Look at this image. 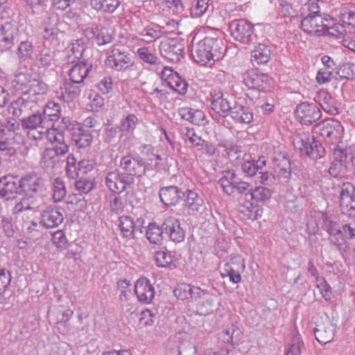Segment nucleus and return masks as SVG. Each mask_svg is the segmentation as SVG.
I'll return each instance as SVG.
<instances>
[{
	"label": "nucleus",
	"mask_w": 355,
	"mask_h": 355,
	"mask_svg": "<svg viewBox=\"0 0 355 355\" xmlns=\"http://www.w3.org/2000/svg\"><path fill=\"white\" fill-rule=\"evenodd\" d=\"M106 64L117 71H124L133 65L130 55L119 49L118 45L112 46L108 53Z\"/></svg>",
	"instance_id": "4"
},
{
	"label": "nucleus",
	"mask_w": 355,
	"mask_h": 355,
	"mask_svg": "<svg viewBox=\"0 0 355 355\" xmlns=\"http://www.w3.org/2000/svg\"><path fill=\"white\" fill-rule=\"evenodd\" d=\"M18 42H19V35L17 26L10 21H6L2 24L0 29L1 49L2 51H9Z\"/></svg>",
	"instance_id": "9"
},
{
	"label": "nucleus",
	"mask_w": 355,
	"mask_h": 355,
	"mask_svg": "<svg viewBox=\"0 0 355 355\" xmlns=\"http://www.w3.org/2000/svg\"><path fill=\"white\" fill-rule=\"evenodd\" d=\"M320 135L327 142L337 141L342 137L343 127L338 121L330 119L318 124Z\"/></svg>",
	"instance_id": "12"
},
{
	"label": "nucleus",
	"mask_w": 355,
	"mask_h": 355,
	"mask_svg": "<svg viewBox=\"0 0 355 355\" xmlns=\"http://www.w3.org/2000/svg\"><path fill=\"white\" fill-rule=\"evenodd\" d=\"M33 80L30 73L19 72L15 76L13 85L16 89H24L28 87H30Z\"/></svg>",
	"instance_id": "42"
},
{
	"label": "nucleus",
	"mask_w": 355,
	"mask_h": 355,
	"mask_svg": "<svg viewBox=\"0 0 355 355\" xmlns=\"http://www.w3.org/2000/svg\"><path fill=\"white\" fill-rule=\"evenodd\" d=\"M138 55L144 62L150 64H155L157 61V58L150 52L146 47H142L137 51Z\"/></svg>",
	"instance_id": "57"
},
{
	"label": "nucleus",
	"mask_w": 355,
	"mask_h": 355,
	"mask_svg": "<svg viewBox=\"0 0 355 355\" xmlns=\"http://www.w3.org/2000/svg\"><path fill=\"white\" fill-rule=\"evenodd\" d=\"M42 115L45 121H46V120L57 121L61 116L60 105L53 101L49 102L46 105Z\"/></svg>",
	"instance_id": "37"
},
{
	"label": "nucleus",
	"mask_w": 355,
	"mask_h": 355,
	"mask_svg": "<svg viewBox=\"0 0 355 355\" xmlns=\"http://www.w3.org/2000/svg\"><path fill=\"white\" fill-rule=\"evenodd\" d=\"M140 35L143 37L142 40L148 43L152 42L160 37L159 31L153 28H145Z\"/></svg>",
	"instance_id": "63"
},
{
	"label": "nucleus",
	"mask_w": 355,
	"mask_h": 355,
	"mask_svg": "<svg viewBox=\"0 0 355 355\" xmlns=\"http://www.w3.org/2000/svg\"><path fill=\"white\" fill-rule=\"evenodd\" d=\"M226 48L222 40L214 37H205L192 46L191 55L193 60L205 65L209 61L219 60L223 57Z\"/></svg>",
	"instance_id": "1"
},
{
	"label": "nucleus",
	"mask_w": 355,
	"mask_h": 355,
	"mask_svg": "<svg viewBox=\"0 0 355 355\" xmlns=\"http://www.w3.org/2000/svg\"><path fill=\"white\" fill-rule=\"evenodd\" d=\"M164 233L163 223L160 226L155 223H151L148 226L146 235L150 243L159 245L162 243Z\"/></svg>",
	"instance_id": "31"
},
{
	"label": "nucleus",
	"mask_w": 355,
	"mask_h": 355,
	"mask_svg": "<svg viewBox=\"0 0 355 355\" xmlns=\"http://www.w3.org/2000/svg\"><path fill=\"white\" fill-rule=\"evenodd\" d=\"M240 179L237 177L234 171H224L222 172V177L218 180L223 191L227 195L235 193V187Z\"/></svg>",
	"instance_id": "24"
},
{
	"label": "nucleus",
	"mask_w": 355,
	"mask_h": 355,
	"mask_svg": "<svg viewBox=\"0 0 355 355\" xmlns=\"http://www.w3.org/2000/svg\"><path fill=\"white\" fill-rule=\"evenodd\" d=\"M295 149L302 153H304L312 159L322 158L325 155L324 148L320 141L315 139L314 137L302 134L297 136L293 141Z\"/></svg>",
	"instance_id": "2"
},
{
	"label": "nucleus",
	"mask_w": 355,
	"mask_h": 355,
	"mask_svg": "<svg viewBox=\"0 0 355 355\" xmlns=\"http://www.w3.org/2000/svg\"><path fill=\"white\" fill-rule=\"evenodd\" d=\"M325 24L327 26L324 27L325 35L336 36L340 37V35L345 36L348 32V30L345 28V25L339 23H334L331 24V21L325 19Z\"/></svg>",
	"instance_id": "40"
},
{
	"label": "nucleus",
	"mask_w": 355,
	"mask_h": 355,
	"mask_svg": "<svg viewBox=\"0 0 355 355\" xmlns=\"http://www.w3.org/2000/svg\"><path fill=\"white\" fill-rule=\"evenodd\" d=\"M174 295L181 300H187L193 297V289L189 284H181L173 291Z\"/></svg>",
	"instance_id": "47"
},
{
	"label": "nucleus",
	"mask_w": 355,
	"mask_h": 355,
	"mask_svg": "<svg viewBox=\"0 0 355 355\" xmlns=\"http://www.w3.org/2000/svg\"><path fill=\"white\" fill-rule=\"evenodd\" d=\"M21 193L19 182L17 183L12 176H4L0 178V196L7 200L13 198V195Z\"/></svg>",
	"instance_id": "22"
},
{
	"label": "nucleus",
	"mask_w": 355,
	"mask_h": 355,
	"mask_svg": "<svg viewBox=\"0 0 355 355\" xmlns=\"http://www.w3.org/2000/svg\"><path fill=\"white\" fill-rule=\"evenodd\" d=\"M241 169L247 175L252 177L259 173V166L255 164V161L245 162L241 165Z\"/></svg>",
	"instance_id": "61"
},
{
	"label": "nucleus",
	"mask_w": 355,
	"mask_h": 355,
	"mask_svg": "<svg viewBox=\"0 0 355 355\" xmlns=\"http://www.w3.org/2000/svg\"><path fill=\"white\" fill-rule=\"evenodd\" d=\"M86 33L88 36H95L96 42L100 46L110 43L113 39L112 34L107 28H101L97 33L93 28H87Z\"/></svg>",
	"instance_id": "38"
},
{
	"label": "nucleus",
	"mask_w": 355,
	"mask_h": 355,
	"mask_svg": "<svg viewBox=\"0 0 355 355\" xmlns=\"http://www.w3.org/2000/svg\"><path fill=\"white\" fill-rule=\"evenodd\" d=\"M58 162V157L55 155L53 150L46 149L44 152L41 162L42 166L44 168L51 169L54 168Z\"/></svg>",
	"instance_id": "48"
},
{
	"label": "nucleus",
	"mask_w": 355,
	"mask_h": 355,
	"mask_svg": "<svg viewBox=\"0 0 355 355\" xmlns=\"http://www.w3.org/2000/svg\"><path fill=\"white\" fill-rule=\"evenodd\" d=\"M250 193V198L257 202L266 201L271 197V191L264 187H257Z\"/></svg>",
	"instance_id": "44"
},
{
	"label": "nucleus",
	"mask_w": 355,
	"mask_h": 355,
	"mask_svg": "<svg viewBox=\"0 0 355 355\" xmlns=\"http://www.w3.org/2000/svg\"><path fill=\"white\" fill-rule=\"evenodd\" d=\"M71 140L79 148H86L90 146L92 141V136L89 130L77 127L71 130Z\"/></svg>",
	"instance_id": "27"
},
{
	"label": "nucleus",
	"mask_w": 355,
	"mask_h": 355,
	"mask_svg": "<svg viewBox=\"0 0 355 355\" xmlns=\"http://www.w3.org/2000/svg\"><path fill=\"white\" fill-rule=\"evenodd\" d=\"M48 137L49 141L55 144L54 148L52 150L57 157L65 155L69 152V146L65 140L62 131L53 130L51 132H49Z\"/></svg>",
	"instance_id": "23"
},
{
	"label": "nucleus",
	"mask_w": 355,
	"mask_h": 355,
	"mask_svg": "<svg viewBox=\"0 0 355 355\" xmlns=\"http://www.w3.org/2000/svg\"><path fill=\"white\" fill-rule=\"evenodd\" d=\"M196 346L189 340L182 341L178 346V355H195Z\"/></svg>",
	"instance_id": "53"
},
{
	"label": "nucleus",
	"mask_w": 355,
	"mask_h": 355,
	"mask_svg": "<svg viewBox=\"0 0 355 355\" xmlns=\"http://www.w3.org/2000/svg\"><path fill=\"white\" fill-rule=\"evenodd\" d=\"M119 167L124 175L132 178L143 176L147 169L146 163L142 158L138 155L134 156L130 153L121 159Z\"/></svg>",
	"instance_id": "3"
},
{
	"label": "nucleus",
	"mask_w": 355,
	"mask_h": 355,
	"mask_svg": "<svg viewBox=\"0 0 355 355\" xmlns=\"http://www.w3.org/2000/svg\"><path fill=\"white\" fill-rule=\"evenodd\" d=\"M33 51V46L31 42L28 40L21 41L17 48V54L19 60L21 62L30 58Z\"/></svg>",
	"instance_id": "43"
},
{
	"label": "nucleus",
	"mask_w": 355,
	"mask_h": 355,
	"mask_svg": "<svg viewBox=\"0 0 355 355\" xmlns=\"http://www.w3.org/2000/svg\"><path fill=\"white\" fill-rule=\"evenodd\" d=\"M187 198L185 199V205L193 211H200L204 207L203 199L198 193L191 189L186 191Z\"/></svg>",
	"instance_id": "33"
},
{
	"label": "nucleus",
	"mask_w": 355,
	"mask_h": 355,
	"mask_svg": "<svg viewBox=\"0 0 355 355\" xmlns=\"http://www.w3.org/2000/svg\"><path fill=\"white\" fill-rule=\"evenodd\" d=\"M141 315L139 322L144 326H151L157 320L156 313L150 309L144 310L141 313Z\"/></svg>",
	"instance_id": "54"
},
{
	"label": "nucleus",
	"mask_w": 355,
	"mask_h": 355,
	"mask_svg": "<svg viewBox=\"0 0 355 355\" xmlns=\"http://www.w3.org/2000/svg\"><path fill=\"white\" fill-rule=\"evenodd\" d=\"M315 339L321 344L331 342L335 336L336 324L327 320L322 324L318 325L313 330Z\"/></svg>",
	"instance_id": "21"
},
{
	"label": "nucleus",
	"mask_w": 355,
	"mask_h": 355,
	"mask_svg": "<svg viewBox=\"0 0 355 355\" xmlns=\"http://www.w3.org/2000/svg\"><path fill=\"white\" fill-rule=\"evenodd\" d=\"M270 57V50L263 44H259L252 51L251 62L254 65L266 63Z\"/></svg>",
	"instance_id": "32"
},
{
	"label": "nucleus",
	"mask_w": 355,
	"mask_h": 355,
	"mask_svg": "<svg viewBox=\"0 0 355 355\" xmlns=\"http://www.w3.org/2000/svg\"><path fill=\"white\" fill-rule=\"evenodd\" d=\"M119 0H91V6L98 12L113 13L120 6Z\"/></svg>",
	"instance_id": "30"
},
{
	"label": "nucleus",
	"mask_w": 355,
	"mask_h": 355,
	"mask_svg": "<svg viewBox=\"0 0 355 355\" xmlns=\"http://www.w3.org/2000/svg\"><path fill=\"white\" fill-rule=\"evenodd\" d=\"M92 65L85 62L76 63L69 70V76L70 80L76 84L82 83L87 76Z\"/></svg>",
	"instance_id": "26"
},
{
	"label": "nucleus",
	"mask_w": 355,
	"mask_h": 355,
	"mask_svg": "<svg viewBox=\"0 0 355 355\" xmlns=\"http://www.w3.org/2000/svg\"><path fill=\"white\" fill-rule=\"evenodd\" d=\"M154 259L159 267H168L173 263V257L164 251L156 252Z\"/></svg>",
	"instance_id": "51"
},
{
	"label": "nucleus",
	"mask_w": 355,
	"mask_h": 355,
	"mask_svg": "<svg viewBox=\"0 0 355 355\" xmlns=\"http://www.w3.org/2000/svg\"><path fill=\"white\" fill-rule=\"evenodd\" d=\"M75 187L80 193H88L94 189V184L91 180L80 179L75 182Z\"/></svg>",
	"instance_id": "56"
},
{
	"label": "nucleus",
	"mask_w": 355,
	"mask_h": 355,
	"mask_svg": "<svg viewBox=\"0 0 355 355\" xmlns=\"http://www.w3.org/2000/svg\"><path fill=\"white\" fill-rule=\"evenodd\" d=\"M355 187L349 182L343 183L339 191V205L341 211L350 217L355 216Z\"/></svg>",
	"instance_id": "5"
},
{
	"label": "nucleus",
	"mask_w": 355,
	"mask_h": 355,
	"mask_svg": "<svg viewBox=\"0 0 355 355\" xmlns=\"http://www.w3.org/2000/svg\"><path fill=\"white\" fill-rule=\"evenodd\" d=\"M342 44L345 47L355 52V31H348L347 34L342 37Z\"/></svg>",
	"instance_id": "62"
},
{
	"label": "nucleus",
	"mask_w": 355,
	"mask_h": 355,
	"mask_svg": "<svg viewBox=\"0 0 355 355\" xmlns=\"http://www.w3.org/2000/svg\"><path fill=\"white\" fill-rule=\"evenodd\" d=\"M211 107L216 114L222 117L231 116V112L234 107L235 101L231 102L227 96L222 92L211 93Z\"/></svg>",
	"instance_id": "13"
},
{
	"label": "nucleus",
	"mask_w": 355,
	"mask_h": 355,
	"mask_svg": "<svg viewBox=\"0 0 355 355\" xmlns=\"http://www.w3.org/2000/svg\"><path fill=\"white\" fill-rule=\"evenodd\" d=\"M175 76V78H172L168 80V86L172 89L178 92L180 94H184L187 91L188 83L185 80L182 79L177 73Z\"/></svg>",
	"instance_id": "45"
},
{
	"label": "nucleus",
	"mask_w": 355,
	"mask_h": 355,
	"mask_svg": "<svg viewBox=\"0 0 355 355\" xmlns=\"http://www.w3.org/2000/svg\"><path fill=\"white\" fill-rule=\"evenodd\" d=\"M341 20L347 30L352 31L355 28V12L352 11H345L341 14Z\"/></svg>",
	"instance_id": "58"
},
{
	"label": "nucleus",
	"mask_w": 355,
	"mask_h": 355,
	"mask_svg": "<svg viewBox=\"0 0 355 355\" xmlns=\"http://www.w3.org/2000/svg\"><path fill=\"white\" fill-rule=\"evenodd\" d=\"M243 84L252 92H266L270 87V78L265 73H258L254 71H247L242 76Z\"/></svg>",
	"instance_id": "7"
},
{
	"label": "nucleus",
	"mask_w": 355,
	"mask_h": 355,
	"mask_svg": "<svg viewBox=\"0 0 355 355\" xmlns=\"http://www.w3.org/2000/svg\"><path fill=\"white\" fill-rule=\"evenodd\" d=\"M230 30L234 40L243 44H249L253 39V26L245 19L232 21L230 24Z\"/></svg>",
	"instance_id": "6"
},
{
	"label": "nucleus",
	"mask_w": 355,
	"mask_h": 355,
	"mask_svg": "<svg viewBox=\"0 0 355 355\" xmlns=\"http://www.w3.org/2000/svg\"><path fill=\"white\" fill-rule=\"evenodd\" d=\"M104 141L110 146H115L118 141V131L113 127H107L105 130Z\"/></svg>",
	"instance_id": "55"
},
{
	"label": "nucleus",
	"mask_w": 355,
	"mask_h": 355,
	"mask_svg": "<svg viewBox=\"0 0 355 355\" xmlns=\"http://www.w3.org/2000/svg\"><path fill=\"white\" fill-rule=\"evenodd\" d=\"M330 243L336 246L338 250L345 252L347 249L342 230L339 229L329 237Z\"/></svg>",
	"instance_id": "46"
},
{
	"label": "nucleus",
	"mask_w": 355,
	"mask_h": 355,
	"mask_svg": "<svg viewBox=\"0 0 355 355\" xmlns=\"http://www.w3.org/2000/svg\"><path fill=\"white\" fill-rule=\"evenodd\" d=\"M87 42L85 39L80 38L75 40L71 44V53L67 56V62L74 63L76 60H80L85 50Z\"/></svg>",
	"instance_id": "34"
},
{
	"label": "nucleus",
	"mask_w": 355,
	"mask_h": 355,
	"mask_svg": "<svg viewBox=\"0 0 355 355\" xmlns=\"http://www.w3.org/2000/svg\"><path fill=\"white\" fill-rule=\"evenodd\" d=\"M141 155L146 157L147 168L150 166V168H156L158 165L157 160H161L159 155L153 153V148L150 145H144L141 151Z\"/></svg>",
	"instance_id": "41"
},
{
	"label": "nucleus",
	"mask_w": 355,
	"mask_h": 355,
	"mask_svg": "<svg viewBox=\"0 0 355 355\" xmlns=\"http://www.w3.org/2000/svg\"><path fill=\"white\" fill-rule=\"evenodd\" d=\"M183 49V44L176 39L166 40L159 46L162 55L171 61L179 60Z\"/></svg>",
	"instance_id": "14"
},
{
	"label": "nucleus",
	"mask_w": 355,
	"mask_h": 355,
	"mask_svg": "<svg viewBox=\"0 0 355 355\" xmlns=\"http://www.w3.org/2000/svg\"><path fill=\"white\" fill-rule=\"evenodd\" d=\"M135 292L139 302L149 304L155 296V290L150 281L145 278L139 279L135 285Z\"/></svg>",
	"instance_id": "18"
},
{
	"label": "nucleus",
	"mask_w": 355,
	"mask_h": 355,
	"mask_svg": "<svg viewBox=\"0 0 355 355\" xmlns=\"http://www.w3.org/2000/svg\"><path fill=\"white\" fill-rule=\"evenodd\" d=\"M165 234L174 243H180L184 240L185 232L181 227L178 219L173 216L166 218L163 222Z\"/></svg>",
	"instance_id": "15"
},
{
	"label": "nucleus",
	"mask_w": 355,
	"mask_h": 355,
	"mask_svg": "<svg viewBox=\"0 0 355 355\" xmlns=\"http://www.w3.org/2000/svg\"><path fill=\"white\" fill-rule=\"evenodd\" d=\"M241 335V329L237 326L232 324L219 334V339L223 343L234 344L239 340Z\"/></svg>",
	"instance_id": "35"
},
{
	"label": "nucleus",
	"mask_w": 355,
	"mask_h": 355,
	"mask_svg": "<svg viewBox=\"0 0 355 355\" xmlns=\"http://www.w3.org/2000/svg\"><path fill=\"white\" fill-rule=\"evenodd\" d=\"M34 101H29L27 98V94L24 93L20 97L11 102L8 107V113L15 118L24 117L30 112Z\"/></svg>",
	"instance_id": "16"
},
{
	"label": "nucleus",
	"mask_w": 355,
	"mask_h": 355,
	"mask_svg": "<svg viewBox=\"0 0 355 355\" xmlns=\"http://www.w3.org/2000/svg\"><path fill=\"white\" fill-rule=\"evenodd\" d=\"M52 198L55 202L62 201L67 195V189L64 180L56 178L51 182Z\"/></svg>",
	"instance_id": "36"
},
{
	"label": "nucleus",
	"mask_w": 355,
	"mask_h": 355,
	"mask_svg": "<svg viewBox=\"0 0 355 355\" xmlns=\"http://www.w3.org/2000/svg\"><path fill=\"white\" fill-rule=\"evenodd\" d=\"M78 166L76 164V159L73 155H69L67 159L66 173L69 178L74 179L78 175Z\"/></svg>",
	"instance_id": "59"
},
{
	"label": "nucleus",
	"mask_w": 355,
	"mask_h": 355,
	"mask_svg": "<svg viewBox=\"0 0 355 355\" xmlns=\"http://www.w3.org/2000/svg\"><path fill=\"white\" fill-rule=\"evenodd\" d=\"M48 91V85L42 80L33 79L30 85L29 89L25 93L27 96L30 94H45Z\"/></svg>",
	"instance_id": "50"
},
{
	"label": "nucleus",
	"mask_w": 355,
	"mask_h": 355,
	"mask_svg": "<svg viewBox=\"0 0 355 355\" xmlns=\"http://www.w3.org/2000/svg\"><path fill=\"white\" fill-rule=\"evenodd\" d=\"M44 180L37 175L28 174L19 180L21 193L26 195L37 193L42 190Z\"/></svg>",
	"instance_id": "20"
},
{
	"label": "nucleus",
	"mask_w": 355,
	"mask_h": 355,
	"mask_svg": "<svg viewBox=\"0 0 355 355\" xmlns=\"http://www.w3.org/2000/svg\"><path fill=\"white\" fill-rule=\"evenodd\" d=\"M321 15H307L301 21V28L307 34L322 36L325 35L324 27L327 25Z\"/></svg>",
	"instance_id": "11"
},
{
	"label": "nucleus",
	"mask_w": 355,
	"mask_h": 355,
	"mask_svg": "<svg viewBox=\"0 0 355 355\" xmlns=\"http://www.w3.org/2000/svg\"><path fill=\"white\" fill-rule=\"evenodd\" d=\"M12 277L9 271L0 270V295L5 293L11 282Z\"/></svg>",
	"instance_id": "60"
},
{
	"label": "nucleus",
	"mask_w": 355,
	"mask_h": 355,
	"mask_svg": "<svg viewBox=\"0 0 355 355\" xmlns=\"http://www.w3.org/2000/svg\"><path fill=\"white\" fill-rule=\"evenodd\" d=\"M345 168L346 164L333 160L329 168V173L333 177H338L345 172Z\"/></svg>",
	"instance_id": "64"
},
{
	"label": "nucleus",
	"mask_w": 355,
	"mask_h": 355,
	"mask_svg": "<svg viewBox=\"0 0 355 355\" xmlns=\"http://www.w3.org/2000/svg\"><path fill=\"white\" fill-rule=\"evenodd\" d=\"M185 196V192L176 186L162 187L159 196L161 202L166 206L175 205Z\"/></svg>",
	"instance_id": "19"
},
{
	"label": "nucleus",
	"mask_w": 355,
	"mask_h": 355,
	"mask_svg": "<svg viewBox=\"0 0 355 355\" xmlns=\"http://www.w3.org/2000/svg\"><path fill=\"white\" fill-rule=\"evenodd\" d=\"M134 182V178L116 171L109 172L105 178L107 187L114 193H121L126 189L130 188Z\"/></svg>",
	"instance_id": "8"
},
{
	"label": "nucleus",
	"mask_w": 355,
	"mask_h": 355,
	"mask_svg": "<svg viewBox=\"0 0 355 355\" xmlns=\"http://www.w3.org/2000/svg\"><path fill=\"white\" fill-rule=\"evenodd\" d=\"M63 220V215L59 208L48 207L41 213L40 224L47 229L54 228L60 225Z\"/></svg>",
	"instance_id": "17"
},
{
	"label": "nucleus",
	"mask_w": 355,
	"mask_h": 355,
	"mask_svg": "<svg viewBox=\"0 0 355 355\" xmlns=\"http://www.w3.org/2000/svg\"><path fill=\"white\" fill-rule=\"evenodd\" d=\"M304 202V199L302 196L294 197L286 202L285 207L288 211L297 214L302 210Z\"/></svg>",
	"instance_id": "49"
},
{
	"label": "nucleus",
	"mask_w": 355,
	"mask_h": 355,
	"mask_svg": "<svg viewBox=\"0 0 355 355\" xmlns=\"http://www.w3.org/2000/svg\"><path fill=\"white\" fill-rule=\"evenodd\" d=\"M119 226L123 237L134 239L135 223L130 216H121Z\"/></svg>",
	"instance_id": "39"
},
{
	"label": "nucleus",
	"mask_w": 355,
	"mask_h": 355,
	"mask_svg": "<svg viewBox=\"0 0 355 355\" xmlns=\"http://www.w3.org/2000/svg\"><path fill=\"white\" fill-rule=\"evenodd\" d=\"M46 121L40 113H34L28 116H24L21 121V126L24 129L30 130H36L42 129L49 130V127L46 125Z\"/></svg>",
	"instance_id": "25"
},
{
	"label": "nucleus",
	"mask_w": 355,
	"mask_h": 355,
	"mask_svg": "<svg viewBox=\"0 0 355 355\" xmlns=\"http://www.w3.org/2000/svg\"><path fill=\"white\" fill-rule=\"evenodd\" d=\"M295 115L301 123L309 125L320 119L322 114L316 105L304 102L297 106Z\"/></svg>",
	"instance_id": "10"
},
{
	"label": "nucleus",
	"mask_w": 355,
	"mask_h": 355,
	"mask_svg": "<svg viewBox=\"0 0 355 355\" xmlns=\"http://www.w3.org/2000/svg\"><path fill=\"white\" fill-rule=\"evenodd\" d=\"M209 0H194V3L191 9L193 17H198L202 15L209 7Z\"/></svg>",
	"instance_id": "52"
},
{
	"label": "nucleus",
	"mask_w": 355,
	"mask_h": 355,
	"mask_svg": "<svg viewBox=\"0 0 355 355\" xmlns=\"http://www.w3.org/2000/svg\"><path fill=\"white\" fill-rule=\"evenodd\" d=\"M230 116L235 122L241 123L248 124L253 120V114L250 109L237 103H234Z\"/></svg>",
	"instance_id": "29"
},
{
	"label": "nucleus",
	"mask_w": 355,
	"mask_h": 355,
	"mask_svg": "<svg viewBox=\"0 0 355 355\" xmlns=\"http://www.w3.org/2000/svg\"><path fill=\"white\" fill-rule=\"evenodd\" d=\"M58 21V16L55 14H49L44 19L42 23L44 27L42 35L45 40H53L56 38L58 31L57 27Z\"/></svg>",
	"instance_id": "28"
}]
</instances>
